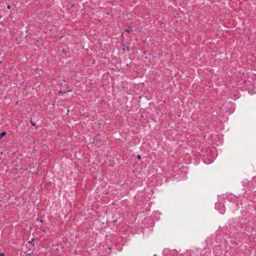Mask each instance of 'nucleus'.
Here are the masks:
<instances>
[{
  "mask_svg": "<svg viewBox=\"0 0 256 256\" xmlns=\"http://www.w3.org/2000/svg\"><path fill=\"white\" fill-rule=\"evenodd\" d=\"M156 256V255H155V256Z\"/></svg>",
  "mask_w": 256,
  "mask_h": 256,
  "instance_id": "f8f14e48",
  "label": "nucleus"
},
{
  "mask_svg": "<svg viewBox=\"0 0 256 256\" xmlns=\"http://www.w3.org/2000/svg\"><path fill=\"white\" fill-rule=\"evenodd\" d=\"M6 132H3L0 134V140L6 134Z\"/></svg>",
  "mask_w": 256,
  "mask_h": 256,
  "instance_id": "f257e3e1",
  "label": "nucleus"
},
{
  "mask_svg": "<svg viewBox=\"0 0 256 256\" xmlns=\"http://www.w3.org/2000/svg\"><path fill=\"white\" fill-rule=\"evenodd\" d=\"M156 256V255H155V256Z\"/></svg>",
  "mask_w": 256,
  "mask_h": 256,
  "instance_id": "ddd939ff",
  "label": "nucleus"
},
{
  "mask_svg": "<svg viewBox=\"0 0 256 256\" xmlns=\"http://www.w3.org/2000/svg\"><path fill=\"white\" fill-rule=\"evenodd\" d=\"M0 256H5L4 253H0Z\"/></svg>",
  "mask_w": 256,
  "mask_h": 256,
  "instance_id": "0eeeda50",
  "label": "nucleus"
},
{
  "mask_svg": "<svg viewBox=\"0 0 256 256\" xmlns=\"http://www.w3.org/2000/svg\"><path fill=\"white\" fill-rule=\"evenodd\" d=\"M34 240V238H32L28 242V244H30L32 245V246H34V244L32 243V242Z\"/></svg>",
  "mask_w": 256,
  "mask_h": 256,
  "instance_id": "f03ea898",
  "label": "nucleus"
},
{
  "mask_svg": "<svg viewBox=\"0 0 256 256\" xmlns=\"http://www.w3.org/2000/svg\"><path fill=\"white\" fill-rule=\"evenodd\" d=\"M33 252L32 250H30L26 252V253L27 254H32Z\"/></svg>",
  "mask_w": 256,
  "mask_h": 256,
  "instance_id": "7ed1b4c3",
  "label": "nucleus"
},
{
  "mask_svg": "<svg viewBox=\"0 0 256 256\" xmlns=\"http://www.w3.org/2000/svg\"><path fill=\"white\" fill-rule=\"evenodd\" d=\"M30 122H31L33 126H35V125H36L35 123H34V122L32 121V120L30 121Z\"/></svg>",
  "mask_w": 256,
  "mask_h": 256,
  "instance_id": "39448f33",
  "label": "nucleus"
},
{
  "mask_svg": "<svg viewBox=\"0 0 256 256\" xmlns=\"http://www.w3.org/2000/svg\"><path fill=\"white\" fill-rule=\"evenodd\" d=\"M224 210L222 212H220L221 214H224Z\"/></svg>",
  "mask_w": 256,
  "mask_h": 256,
  "instance_id": "9b49d317",
  "label": "nucleus"
},
{
  "mask_svg": "<svg viewBox=\"0 0 256 256\" xmlns=\"http://www.w3.org/2000/svg\"><path fill=\"white\" fill-rule=\"evenodd\" d=\"M204 163L205 164H210V162L206 163V162H204Z\"/></svg>",
  "mask_w": 256,
  "mask_h": 256,
  "instance_id": "9d476101",
  "label": "nucleus"
},
{
  "mask_svg": "<svg viewBox=\"0 0 256 256\" xmlns=\"http://www.w3.org/2000/svg\"><path fill=\"white\" fill-rule=\"evenodd\" d=\"M126 31L128 32L130 31V30L129 29H128L126 30Z\"/></svg>",
  "mask_w": 256,
  "mask_h": 256,
  "instance_id": "1a4fd4ad",
  "label": "nucleus"
},
{
  "mask_svg": "<svg viewBox=\"0 0 256 256\" xmlns=\"http://www.w3.org/2000/svg\"><path fill=\"white\" fill-rule=\"evenodd\" d=\"M136 156H137V158L138 159H140V154H138Z\"/></svg>",
  "mask_w": 256,
  "mask_h": 256,
  "instance_id": "423d86ee",
  "label": "nucleus"
},
{
  "mask_svg": "<svg viewBox=\"0 0 256 256\" xmlns=\"http://www.w3.org/2000/svg\"><path fill=\"white\" fill-rule=\"evenodd\" d=\"M4 202L0 200V207H2L4 204Z\"/></svg>",
  "mask_w": 256,
  "mask_h": 256,
  "instance_id": "20e7f679",
  "label": "nucleus"
},
{
  "mask_svg": "<svg viewBox=\"0 0 256 256\" xmlns=\"http://www.w3.org/2000/svg\"><path fill=\"white\" fill-rule=\"evenodd\" d=\"M7 8L8 9V10L10 9V5H8L7 6Z\"/></svg>",
  "mask_w": 256,
  "mask_h": 256,
  "instance_id": "6e6552de",
  "label": "nucleus"
}]
</instances>
